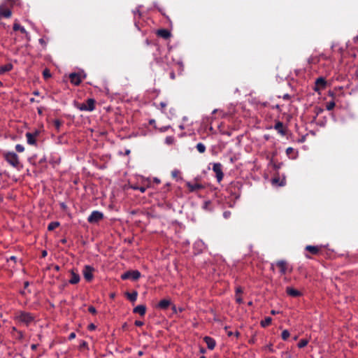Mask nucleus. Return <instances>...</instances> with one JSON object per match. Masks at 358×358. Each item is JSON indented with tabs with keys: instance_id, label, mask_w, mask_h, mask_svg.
Wrapping results in <instances>:
<instances>
[{
	"instance_id": "nucleus-1",
	"label": "nucleus",
	"mask_w": 358,
	"mask_h": 358,
	"mask_svg": "<svg viewBox=\"0 0 358 358\" xmlns=\"http://www.w3.org/2000/svg\"><path fill=\"white\" fill-rule=\"evenodd\" d=\"M4 159L13 168L20 169L22 167L19 157L14 152H4L3 153Z\"/></svg>"
},
{
	"instance_id": "nucleus-2",
	"label": "nucleus",
	"mask_w": 358,
	"mask_h": 358,
	"mask_svg": "<svg viewBox=\"0 0 358 358\" xmlns=\"http://www.w3.org/2000/svg\"><path fill=\"white\" fill-rule=\"evenodd\" d=\"M14 319L26 326L29 325L34 320V315L24 311H18L15 314Z\"/></svg>"
},
{
	"instance_id": "nucleus-3",
	"label": "nucleus",
	"mask_w": 358,
	"mask_h": 358,
	"mask_svg": "<svg viewBox=\"0 0 358 358\" xmlns=\"http://www.w3.org/2000/svg\"><path fill=\"white\" fill-rule=\"evenodd\" d=\"M74 106L80 111L92 112L95 109V100L94 99H88L86 103L75 102Z\"/></svg>"
},
{
	"instance_id": "nucleus-4",
	"label": "nucleus",
	"mask_w": 358,
	"mask_h": 358,
	"mask_svg": "<svg viewBox=\"0 0 358 358\" xmlns=\"http://www.w3.org/2000/svg\"><path fill=\"white\" fill-rule=\"evenodd\" d=\"M103 214L101 211L94 210L87 217V222L91 224H96L103 220Z\"/></svg>"
},
{
	"instance_id": "nucleus-5",
	"label": "nucleus",
	"mask_w": 358,
	"mask_h": 358,
	"mask_svg": "<svg viewBox=\"0 0 358 358\" xmlns=\"http://www.w3.org/2000/svg\"><path fill=\"white\" fill-rule=\"evenodd\" d=\"M12 15L10 6L7 3H2L0 4V18L5 17L9 18Z\"/></svg>"
},
{
	"instance_id": "nucleus-6",
	"label": "nucleus",
	"mask_w": 358,
	"mask_h": 358,
	"mask_svg": "<svg viewBox=\"0 0 358 358\" xmlns=\"http://www.w3.org/2000/svg\"><path fill=\"white\" fill-rule=\"evenodd\" d=\"M94 268L90 265H85L83 270V274L87 281H91L94 278Z\"/></svg>"
},
{
	"instance_id": "nucleus-7",
	"label": "nucleus",
	"mask_w": 358,
	"mask_h": 358,
	"mask_svg": "<svg viewBox=\"0 0 358 358\" xmlns=\"http://www.w3.org/2000/svg\"><path fill=\"white\" fill-rule=\"evenodd\" d=\"M39 135V131L38 130L34 131V132H27L25 136L27 138V143L31 145H36V138Z\"/></svg>"
},
{
	"instance_id": "nucleus-8",
	"label": "nucleus",
	"mask_w": 358,
	"mask_h": 358,
	"mask_svg": "<svg viewBox=\"0 0 358 358\" xmlns=\"http://www.w3.org/2000/svg\"><path fill=\"white\" fill-rule=\"evenodd\" d=\"M222 167V166L220 163H214L213 166V171L215 173L217 180L219 182L222 180L224 177Z\"/></svg>"
},
{
	"instance_id": "nucleus-9",
	"label": "nucleus",
	"mask_w": 358,
	"mask_h": 358,
	"mask_svg": "<svg viewBox=\"0 0 358 358\" xmlns=\"http://www.w3.org/2000/svg\"><path fill=\"white\" fill-rule=\"evenodd\" d=\"M71 83L74 85H78L82 81V77L80 73H72L69 75Z\"/></svg>"
},
{
	"instance_id": "nucleus-10",
	"label": "nucleus",
	"mask_w": 358,
	"mask_h": 358,
	"mask_svg": "<svg viewBox=\"0 0 358 358\" xmlns=\"http://www.w3.org/2000/svg\"><path fill=\"white\" fill-rule=\"evenodd\" d=\"M203 341L206 343L208 348L209 350H213L215 348L216 342L214 338H213L210 336H205L203 338Z\"/></svg>"
},
{
	"instance_id": "nucleus-11",
	"label": "nucleus",
	"mask_w": 358,
	"mask_h": 358,
	"mask_svg": "<svg viewBox=\"0 0 358 358\" xmlns=\"http://www.w3.org/2000/svg\"><path fill=\"white\" fill-rule=\"evenodd\" d=\"M286 292L288 295L292 297H297L301 295V293L299 290L292 287H287L286 289Z\"/></svg>"
},
{
	"instance_id": "nucleus-12",
	"label": "nucleus",
	"mask_w": 358,
	"mask_h": 358,
	"mask_svg": "<svg viewBox=\"0 0 358 358\" xmlns=\"http://www.w3.org/2000/svg\"><path fill=\"white\" fill-rule=\"evenodd\" d=\"M187 187H188L190 192H194L203 188V186L199 183H191L189 182H187Z\"/></svg>"
},
{
	"instance_id": "nucleus-13",
	"label": "nucleus",
	"mask_w": 358,
	"mask_h": 358,
	"mask_svg": "<svg viewBox=\"0 0 358 358\" xmlns=\"http://www.w3.org/2000/svg\"><path fill=\"white\" fill-rule=\"evenodd\" d=\"M274 129L279 133L282 136H285V130L284 129V126H283V124L282 122L278 121L277 122L275 125H274Z\"/></svg>"
},
{
	"instance_id": "nucleus-14",
	"label": "nucleus",
	"mask_w": 358,
	"mask_h": 358,
	"mask_svg": "<svg viewBox=\"0 0 358 358\" xmlns=\"http://www.w3.org/2000/svg\"><path fill=\"white\" fill-rule=\"evenodd\" d=\"M276 264L280 268V273L282 275L285 274V273L287 272V268L286 262L284 260H280V261H278L276 263Z\"/></svg>"
},
{
	"instance_id": "nucleus-15",
	"label": "nucleus",
	"mask_w": 358,
	"mask_h": 358,
	"mask_svg": "<svg viewBox=\"0 0 358 358\" xmlns=\"http://www.w3.org/2000/svg\"><path fill=\"white\" fill-rule=\"evenodd\" d=\"M134 313H138L141 316H143L146 312V307L144 305H138L134 308Z\"/></svg>"
},
{
	"instance_id": "nucleus-16",
	"label": "nucleus",
	"mask_w": 358,
	"mask_h": 358,
	"mask_svg": "<svg viewBox=\"0 0 358 358\" xmlns=\"http://www.w3.org/2000/svg\"><path fill=\"white\" fill-rule=\"evenodd\" d=\"M71 277L69 280V283L77 284L78 282H79L80 278L78 273H75L73 271H71Z\"/></svg>"
},
{
	"instance_id": "nucleus-17",
	"label": "nucleus",
	"mask_w": 358,
	"mask_h": 358,
	"mask_svg": "<svg viewBox=\"0 0 358 358\" xmlns=\"http://www.w3.org/2000/svg\"><path fill=\"white\" fill-rule=\"evenodd\" d=\"M171 305V301L169 299H162L159 301L157 307L160 309H166Z\"/></svg>"
},
{
	"instance_id": "nucleus-18",
	"label": "nucleus",
	"mask_w": 358,
	"mask_h": 358,
	"mask_svg": "<svg viewBox=\"0 0 358 358\" xmlns=\"http://www.w3.org/2000/svg\"><path fill=\"white\" fill-rule=\"evenodd\" d=\"M13 30L14 31H20L22 34H24L27 37L29 36V33L26 31L24 27L21 26L18 23L15 22L13 24Z\"/></svg>"
},
{
	"instance_id": "nucleus-19",
	"label": "nucleus",
	"mask_w": 358,
	"mask_h": 358,
	"mask_svg": "<svg viewBox=\"0 0 358 358\" xmlns=\"http://www.w3.org/2000/svg\"><path fill=\"white\" fill-rule=\"evenodd\" d=\"M13 66L12 64L8 63L0 67V74H3L6 72L10 71L13 69Z\"/></svg>"
},
{
	"instance_id": "nucleus-20",
	"label": "nucleus",
	"mask_w": 358,
	"mask_h": 358,
	"mask_svg": "<svg viewBox=\"0 0 358 358\" xmlns=\"http://www.w3.org/2000/svg\"><path fill=\"white\" fill-rule=\"evenodd\" d=\"M157 34L164 38H168L171 36V33L167 29H159L157 31Z\"/></svg>"
},
{
	"instance_id": "nucleus-21",
	"label": "nucleus",
	"mask_w": 358,
	"mask_h": 358,
	"mask_svg": "<svg viewBox=\"0 0 358 358\" xmlns=\"http://www.w3.org/2000/svg\"><path fill=\"white\" fill-rule=\"evenodd\" d=\"M126 295L131 301L134 302L137 299L138 293L136 291H134L131 293L127 292Z\"/></svg>"
},
{
	"instance_id": "nucleus-22",
	"label": "nucleus",
	"mask_w": 358,
	"mask_h": 358,
	"mask_svg": "<svg viewBox=\"0 0 358 358\" xmlns=\"http://www.w3.org/2000/svg\"><path fill=\"white\" fill-rule=\"evenodd\" d=\"M315 84L320 87L324 88L326 86V80L324 78L320 77L316 80Z\"/></svg>"
},
{
	"instance_id": "nucleus-23",
	"label": "nucleus",
	"mask_w": 358,
	"mask_h": 358,
	"mask_svg": "<svg viewBox=\"0 0 358 358\" xmlns=\"http://www.w3.org/2000/svg\"><path fill=\"white\" fill-rule=\"evenodd\" d=\"M130 278H131L134 280H136L141 277V273L138 271H130Z\"/></svg>"
},
{
	"instance_id": "nucleus-24",
	"label": "nucleus",
	"mask_w": 358,
	"mask_h": 358,
	"mask_svg": "<svg viewBox=\"0 0 358 358\" xmlns=\"http://www.w3.org/2000/svg\"><path fill=\"white\" fill-rule=\"evenodd\" d=\"M306 250L311 252L312 254H317L319 251V248L317 246L307 245Z\"/></svg>"
},
{
	"instance_id": "nucleus-25",
	"label": "nucleus",
	"mask_w": 358,
	"mask_h": 358,
	"mask_svg": "<svg viewBox=\"0 0 358 358\" xmlns=\"http://www.w3.org/2000/svg\"><path fill=\"white\" fill-rule=\"evenodd\" d=\"M196 148L199 152L203 153L206 151V146L202 143H199L196 144Z\"/></svg>"
},
{
	"instance_id": "nucleus-26",
	"label": "nucleus",
	"mask_w": 358,
	"mask_h": 358,
	"mask_svg": "<svg viewBox=\"0 0 358 358\" xmlns=\"http://www.w3.org/2000/svg\"><path fill=\"white\" fill-rule=\"evenodd\" d=\"M272 319L270 317H266L264 320L261 322V325L263 327H266L268 326L271 323Z\"/></svg>"
},
{
	"instance_id": "nucleus-27",
	"label": "nucleus",
	"mask_w": 358,
	"mask_h": 358,
	"mask_svg": "<svg viewBox=\"0 0 358 358\" xmlns=\"http://www.w3.org/2000/svg\"><path fill=\"white\" fill-rule=\"evenodd\" d=\"M59 225V223L58 222H50L48 226V229L49 231L54 230Z\"/></svg>"
},
{
	"instance_id": "nucleus-28",
	"label": "nucleus",
	"mask_w": 358,
	"mask_h": 358,
	"mask_svg": "<svg viewBox=\"0 0 358 358\" xmlns=\"http://www.w3.org/2000/svg\"><path fill=\"white\" fill-rule=\"evenodd\" d=\"M308 343V340H306V339H301L297 344L298 347L299 348H304L305 346H306Z\"/></svg>"
},
{
	"instance_id": "nucleus-29",
	"label": "nucleus",
	"mask_w": 358,
	"mask_h": 358,
	"mask_svg": "<svg viewBox=\"0 0 358 358\" xmlns=\"http://www.w3.org/2000/svg\"><path fill=\"white\" fill-rule=\"evenodd\" d=\"M175 142V138L173 136H166L165 138V143L167 145H171Z\"/></svg>"
},
{
	"instance_id": "nucleus-30",
	"label": "nucleus",
	"mask_w": 358,
	"mask_h": 358,
	"mask_svg": "<svg viewBox=\"0 0 358 358\" xmlns=\"http://www.w3.org/2000/svg\"><path fill=\"white\" fill-rule=\"evenodd\" d=\"M289 335H290V334H289V331L285 329V330L282 331L281 337L284 341H286L289 337Z\"/></svg>"
},
{
	"instance_id": "nucleus-31",
	"label": "nucleus",
	"mask_w": 358,
	"mask_h": 358,
	"mask_svg": "<svg viewBox=\"0 0 358 358\" xmlns=\"http://www.w3.org/2000/svg\"><path fill=\"white\" fill-rule=\"evenodd\" d=\"M335 106V102L331 101L327 103L326 108L327 110H332Z\"/></svg>"
},
{
	"instance_id": "nucleus-32",
	"label": "nucleus",
	"mask_w": 358,
	"mask_h": 358,
	"mask_svg": "<svg viewBox=\"0 0 358 358\" xmlns=\"http://www.w3.org/2000/svg\"><path fill=\"white\" fill-rule=\"evenodd\" d=\"M15 150L17 152H22L24 151V148L22 145L21 144H17L15 145Z\"/></svg>"
},
{
	"instance_id": "nucleus-33",
	"label": "nucleus",
	"mask_w": 358,
	"mask_h": 358,
	"mask_svg": "<svg viewBox=\"0 0 358 358\" xmlns=\"http://www.w3.org/2000/svg\"><path fill=\"white\" fill-rule=\"evenodd\" d=\"M131 188L133 189H138L142 193L145 192L146 190V187H145L132 186Z\"/></svg>"
},
{
	"instance_id": "nucleus-34",
	"label": "nucleus",
	"mask_w": 358,
	"mask_h": 358,
	"mask_svg": "<svg viewBox=\"0 0 358 358\" xmlns=\"http://www.w3.org/2000/svg\"><path fill=\"white\" fill-rule=\"evenodd\" d=\"M130 275H131L130 271H127V272L123 273L122 275L121 278L123 280H126V279L130 278Z\"/></svg>"
},
{
	"instance_id": "nucleus-35",
	"label": "nucleus",
	"mask_w": 358,
	"mask_h": 358,
	"mask_svg": "<svg viewBox=\"0 0 358 358\" xmlns=\"http://www.w3.org/2000/svg\"><path fill=\"white\" fill-rule=\"evenodd\" d=\"M172 310H173V313H177L178 312H182L183 310V308H177L175 306H173L172 307Z\"/></svg>"
},
{
	"instance_id": "nucleus-36",
	"label": "nucleus",
	"mask_w": 358,
	"mask_h": 358,
	"mask_svg": "<svg viewBox=\"0 0 358 358\" xmlns=\"http://www.w3.org/2000/svg\"><path fill=\"white\" fill-rule=\"evenodd\" d=\"M17 338L22 340L24 338V334L21 331H17Z\"/></svg>"
},
{
	"instance_id": "nucleus-37",
	"label": "nucleus",
	"mask_w": 358,
	"mask_h": 358,
	"mask_svg": "<svg viewBox=\"0 0 358 358\" xmlns=\"http://www.w3.org/2000/svg\"><path fill=\"white\" fill-rule=\"evenodd\" d=\"M179 173H180V171L176 169L171 172V176L173 178H176Z\"/></svg>"
},
{
	"instance_id": "nucleus-38",
	"label": "nucleus",
	"mask_w": 358,
	"mask_h": 358,
	"mask_svg": "<svg viewBox=\"0 0 358 358\" xmlns=\"http://www.w3.org/2000/svg\"><path fill=\"white\" fill-rule=\"evenodd\" d=\"M88 310L92 314H95L96 313V308L94 306H90Z\"/></svg>"
},
{
	"instance_id": "nucleus-39",
	"label": "nucleus",
	"mask_w": 358,
	"mask_h": 358,
	"mask_svg": "<svg viewBox=\"0 0 358 358\" xmlns=\"http://www.w3.org/2000/svg\"><path fill=\"white\" fill-rule=\"evenodd\" d=\"M223 216L224 218L228 219L231 216L230 211H224L223 213Z\"/></svg>"
},
{
	"instance_id": "nucleus-40",
	"label": "nucleus",
	"mask_w": 358,
	"mask_h": 358,
	"mask_svg": "<svg viewBox=\"0 0 358 358\" xmlns=\"http://www.w3.org/2000/svg\"><path fill=\"white\" fill-rule=\"evenodd\" d=\"M43 73V76L45 78L50 77V73L49 71L47 69L44 70Z\"/></svg>"
},
{
	"instance_id": "nucleus-41",
	"label": "nucleus",
	"mask_w": 358,
	"mask_h": 358,
	"mask_svg": "<svg viewBox=\"0 0 358 358\" xmlns=\"http://www.w3.org/2000/svg\"><path fill=\"white\" fill-rule=\"evenodd\" d=\"M236 301L238 303H243V299H242V298L239 295H236Z\"/></svg>"
},
{
	"instance_id": "nucleus-42",
	"label": "nucleus",
	"mask_w": 358,
	"mask_h": 358,
	"mask_svg": "<svg viewBox=\"0 0 358 358\" xmlns=\"http://www.w3.org/2000/svg\"><path fill=\"white\" fill-rule=\"evenodd\" d=\"M243 290L241 287H238L236 289V295H238L239 294L242 293Z\"/></svg>"
},
{
	"instance_id": "nucleus-43",
	"label": "nucleus",
	"mask_w": 358,
	"mask_h": 358,
	"mask_svg": "<svg viewBox=\"0 0 358 358\" xmlns=\"http://www.w3.org/2000/svg\"><path fill=\"white\" fill-rule=\"evenodd\" d=\"M87 342H86V341H83L80 343V348H85V347H87Z\"/></svg>"
},
{
	"instance_id": "nucleus-44",
	"label": "nucleus",
	"mask_w": 358,
	"mask_h": 358,
	"mask_svg": "<svg viewBox=\"0 0 358 358\" xmlns=\"http://www.w3.org/2000/svg\"><path fill=\"white\" fill-rule=\"evenodd\" d=\"M76 338V333L71 332L69 336V339L72 340Z\"/></svg>"
},
{
	"instance_id": "nucleus-45",
	"label": "nucleus",
	"mask_w": 358,
	"mask_h": 358,
	"mask_svg": "<svg viewBox=\"0 0 358 358\" xmlns=\"http://www.w3.org/2000/svg\"><path fill=\"white\" fill-rule=\"evenodd\" d=\"M135 325L138 327H141L143 325V322L142 321L136 320L135 322Z\"/></svg>"
},
{
	"instance_id": "nucleus-46",
	"label": "nucleus",
	"mask_w": 358,
	"mask_h": 358,
	"mask_svg": "<svg viewBox=\"0 0 358 358\" xmlns=\"http://www.w3.org/2000/svg\"><path fill=\"white\" fill-rule=\"evenodd\" d=\"M289 98H290V96L288 94H285L282 96V99L285 100H288V99H289Z\"/></svg>"
},
{
	"instance_id": "nucleus-47",
	"label": "nucleus",
	"mask_w": 358,
	"mask_h": 358,
	"mask_svg": "<svg viewBox=\"0 0 358 358\" xmlns=\"http://www.w3.org/2000/svg\"><path fill=\"white\" fill-rule=\"evenodd\" d=\"M159 105L162 109H164L166 106V103L162 101L159 103Z\"/></svg>"
},
{
	"instance_id": "nucleus-48",
	"label": "nucleus",
	"mask_w": 358,
	"mask_h": 358,
	"mask_svg": "<svg viewBox=\"0 0 358 358\" xmlns=\"http://www.w3.org/2000/svg\"><path fill=\"white\" fill-rule=\"evenodd\" d=\"M293 150H294V149H293L292 148L289 147V148H287V150H286V152H287V154H289V153H291Z\"/></svg>"
},
{
	"instance_id": "nucleus-49",
	"label": "nucleus",
	"mask_w": 358,
	"mask_h": 358,
	"mask_svg": "<svg viewBox=\"0 0 358 358\" xmlns=\"http://www.w3.org/2000/svg\"><path fill=\"white\" fill-rule=\"evenodd\" d=\"M169 127H170L169 126L164 127L160 129V131H166Z\"/></svg>"
},
{
	"instance_id": "nucleus-50",
	"label": "nucleus",
	"mask_w": 358,
	"mask_h": 358,
	"mask_svg": "<svg viewBox=\"0 0 358 358\" xmlns=\"http://www.w3.org/2000/svg\"><path fill=\"white\" fill-rule=\"evenodd\" d=\"M55 126L57 127V128H59V126H60V122H59V120H55Z\"/></svg>"
},
{
	"instance_id": "nucleus-51",
	"label": "nucleus",
	"mask_w": 358,
	"mask_h": 358,
	"mask_svg": "<svg viewBox=\"0 0 358 358\" xmlns=\"http://www.w3.org/2000/svg\"><path fill=\"white\" fill-rule=\"evenodd\" d=\"M89 329H95V325L93 324H91L90 326H89Z\"/></svg>"
},
{
	"instance_id": "nucleus-52",
	"label": "nucleus",
	"mask_w": 358,
	"mask_h": 358,
	"mask_svg": "<svg viewBox=\"0 0 358 358\" xmlns=\"http://www.w3.org/2000/svg\"><path fill=\"white\" fill-rule=\"evenodd\" d=\"M170 76H171V79H173H173H175V73H174V72H172V73H171Z\"/></svg>"
},
{
	"instance_id": "nucleus-53",
	"label": "nucleus",
	"mask_w": 358,
	"mask_h": 358,
	"mask_svg": "<svg viewBox=\"0 0 358 358\" xmlns=\"http://www.w3.org/2000/svg\"><path fill=\"white\" fill-rule=\"evenodd\" d=\"M284 355H285L286 357L291 358V355L288 352H285L284 353Z\"/></svg>"
},
{
	"instance_id": "nucleus-54",
	"label": "nucleus",
	"mask_w": 358,
	"mask_h": 358,
	"mask_svg": "<svg viewBox=\"0 0 358 358\" xmlns=\"http://www.w3.org/2000/svg\"><path fill=\"white\" fill-rule=\"evenodd\" d=\"M31 348L32 350H35V349L36 348V345L33 344V345L31 346Z\"/></svg>"
},
{
	"instance_id": "nucleus-55",
	"label": "nucleus",
	"mask_w": 358,
	"mask_h": 358,
	"mask_svg": "<svg viewBox=\"0 0 358 358\" xmlns=\"http://www.w3.org/2000/svg\"><path fill=\"white\" fill-rule=\"evenodd\" d=\"M28 286H29V282H24V287L27 288Z\"/></svg>"
},
{
	"instance_id": "nucleus-56",
	"label": "nucleus",
	"mask_w": 358,
	"mask_h": 358,
	"mask_svg": "<svg viewBox=\"0 0 358 358\" xmlns=\"http://www.w3.org/2000/svg\"><path fill=\"white\" fill-rule=\"evenodd\" d=\"M271 313L272 315H275L277 313V312L275 310H271Z\"/></svg>"
},
{
	"instance_id": "nucleus-57",
	"label": "nucleus",
	"mask_w": 358,
	"mask_h": 358,
	"mask_svg": "<svg viewBox=\"0 0 358 358\" xmlns=\"http://www.w3.org/2000/svg\"><path fill=\"white\" fill-rule=\"evenodd\" d=\"M10 259L11 260L15 261L16 257H14V256H12V257H10Z\"/></svg>"
},
{
	"instance_id": "nucleus-58",
	"label": "nucleus",
	"mask_w": 358,
	"mask_h": 358,
	"mask_svg": "<svg viewBox=\"0 0 358 358\" xmlns=\"http://www.w3.org/2000/svg\"><path fill=\"white\" fill-rule=\"evenodd\" d=\"M273 108H276V109H278L280 110V106L279 105H275Z\"/></svg>"
},
{
	"instance_id": "nucleus-59",
	"label": "nucleus",
	"mask_w": 358,
	"mask_h": 358,
	"mask_svg": "<svg viewBox=\"0 0 358 358\" xmlns=\"http://www.w3.org/2000/svg\"><path fill=\"white\" fill-rule=\"evenodd\" d=\"M13 331H15L17 333V331H18L15 327L12 328Z\"/></svg>"
},
{
	"instance_id": "nucleus-60",
	"label": "nucleus",
	"mask_w": 358,
	"mask_h": 358,
	"mask_svg": "<svg viewBox=\"0 0 358 358\" xmlns=\"http://www.w3.org/2000/svg\"><path fill=\"white\" fill-rule=\"evenodd\" d=\"M34 94L38 96L39 94V92L38 91L34 92Z\"/></svg>"
},
{
	"instance_id": "nucleus-61",
	"label": "nucleus",
	"mask_w": 358,
	"mask_h": 358,
	"mask_svg": "<svg viewBox=\"0 0 358 358\" xmlns=\"http://www.w3.org/2000/svg\"><path fill=\"white\" fill-rule=\"evenodd\" d=\"M155 181L157 183H159V182H160V180H159L158 178H155Z\"/></svg>"
},
{
	"instance_id": "nucleus-62",
	"label": "nucleus",
	"mask_w": 358,
	"mask_h": 358,
	"mask_svg": "<svg viewBox=\"0 0 358 358\" xmlns=\"http://www.w3.org/2000/svg\"><path fill=\"white\" fill-rule=\"evenodd\" d=\"M30 102H34L35 101V99L34 98H31L29 99Z\"/></svg>"
},
{
	"instance_id": "nucleus-63",
	"label": "nucleus",
	"mask_w": 358,
	"mask_h": 358,
	"mask_svg": "<svg viewBox=\"0 0 358 358\" xmlns=\"http://www.w3.org/2000/svg\"><path fill=\"white\" fill-rule=\"evenodd\" d=\"M46 255H47L46 251H43V257H45Z\"/></svg>"
},
{
	"instance_id": "nucleus-64",
	"label": "nucleus",
	"mask_w": 358,
	"mask_h": 358,
	"mask_svg": "<svg viewBox=\"0 0 358 358\" xmlns=\"http://www.w3.org/2000/svg\"><path fill=\"white\" fill-rule=\"evenodd\" d=\"M235 336H236V337H238V336H239V332L236 331V333H235Z\"/></svg>"
}]
</instances>
